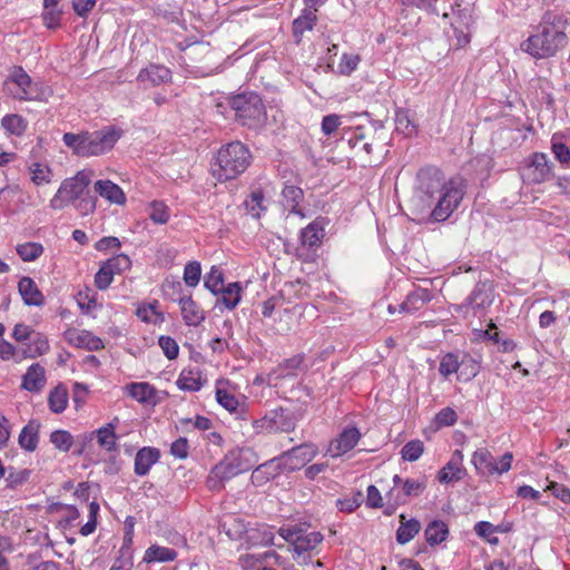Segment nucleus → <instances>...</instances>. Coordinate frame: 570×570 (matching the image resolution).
<instances>
[{"label":"nucleus","instance_id":"c756f323","mask_svg":"<svg viewBox=\"0 0 570 570\" xmlns=\"http://www.w3.org/2000/svg\"><path fill=\"white\" fill-rule=\"evenodd\" d=\"M178 553L176 550L158 544H151L144 554V562H171L177 558Z\"/></svg>","mask_w":570,"mask_h":570},{"label":"nucleus","instance_id":"774afa93","mask_svg":"<svg viewBox=\"0 0 570 570\" xmlns=\"http://www.w3.org/2000/svg\"><path fill=\"white\" fill-rule=\"evenodd\" d=\"M341 119L342 117L336 114L324 116L321 124L322 132L325 136L334 134L342 124Z\"/></svg>","mask_w":570,"mask_h":570},{"label":"nucleus","instance_id":"ddd939ff","mask_svg":"<svg viewBox=\"0 0 570 570\" xmlns=\"http://www.w3.org/2000/svg\"><path fill=\"white\" fill-rule=\"evenodd\" d=\"M425 488L426 482L424 480L405 479L402 489H391L386 498L394 509L397 505L405 504L409 498L419 497Z\"/></svg>","mask_w":570,"mask_h":570},{"label":"nucleus","instance_id":"338daca9","mask_svg":"<svg viewBox=\"0 0 570 570\" xmlns=\"http://www.w3.org/2000/svg\"><path fill=\"white\" fill-rule=\"evenodd\" d=\"M361 59L358 55L344 53L338 63V69L342 75H351L358 66Z\"/></svg>","mask_w":570,"mask_h":570},{"label":"nucleus","instance_id":"1a4fd4ad","mask_svg":"<svg viewBox=\"0 0 570 570\" xmlns=\"http://www.w3.org/2000/svg\"><path fill=\"white\" fill-rule=\"evenodd\" d=\"M317 453V448L311 443H304L282 453L277 461V468L286 471H295L311 462Z\"/></svg>","mask_w":570,"mask_h":570},{"label":"nucleus","instance_id":"ea45409f","mask_svg":"<svg viewBox=\"0 0 570 570\" xmlns=\"http://www.w3.org/2000/svg\"><path fill=\"white\" fill-rule=\"evenodd\" d=\"M459 364L460 368L458 372V380L463 382L471 381L478 375L480 371L479 362L468 354H464L462 357H460Z\"/></svg>","mask_w":570,"mask_h":570},{"label":"nucleus","instance_id":"7ed1b4c3","mask_svg":"<svg viewBox=\"0 0 570 570\" xmlns=\"http://www.w3.org/2000/svg\"><path fill=\"white\" fill-rule=\"evenodd\" d=\"M122 134L124 130L116 126H105L96 131L66 132L62 141L73 155L88 158L110 151Z\"/></svg>","mask_w":570,"mask_h":570},{"label":"nucleus","instance_id":"f03ea898","mask_svg":"<svg viewBox=\"0 0 570 570\" xmlns=\"http://www.w3.org/2000/svg\"><path fill=\"white\" fill-rule=\"evenodd\" d=\"M567 24L568 20L563 14L547 11L535 32L521 43V49L535 59L553 57L567 46Z\"/></svg>","mask_w":570,"mask_h":570},{"label":"nucleus","instance_id":"423d86ee","mask_svg":"<svg viewBox=\"0 0 570 570\" xmlns=\"http://www.w3.org/2000/svg\"><path fill=\"white\" fill-rule=\"evenodd\" d=\"M4 92L18 100H47L51 95L49 87L33 82L22 67H14L3 82Z\"/></svg>","mask_w":570,"mask_h":570},{"label":"nucleus","instance_id":"f3484780","mask_svg":"<svg viewBox=\"0 0 570 570\" xmlns=\"http://www.w3.org/2000/svg\"><path fill=\"white\" fill-rule=\"evenodd\" d=\"M159 459L160 451L158 449L151 446L141 448L135 456V473L139 476L148 474L151 466L156 464Z\"/></svg>","mask_w":570,"mask_h":570},{"label":"nucleus","instance_id":"603ef678","mask_svg":"<svg viewBox=\"0 0 570 570\" xmlns=\"http://www.w3.org/2000/svg\"><path fill=\"white\" fill-rule=\"evenodd\" d=\"M424 451L423 442L420 440L409 441L401 450L402 459L414 462L420 459Z\"/></svg>","mask_w":570,"mask_h":570},{"label":"nucleus","instance_id":"5701e85b","mask_svg":"<svg viewBox=\"0 0 570 570\" xmlns=\"http://www.w3.org/2000/svg\"><path fill=\"white\" fill-rule=\"evenodd\" d=\"M304 199V191L302 188L294 185H285L282 190V206L289 214H295L301 217L305 215L299 208V203Z\"/></svg>","mask_w":570,"mask_h":570},{"label":"nucleus","instance_id":"a211bd4d","mask_svg":"<svg viewBox=\"0 0 570 570\" xmlns=\"http://www.w3.org/2000/svg\"><path fill=\"white\" fill-rule=\"evenodd\" d=\"M433 298L432 293L428 288H416L407 294L405 301L399 305L400 313L413 314Z\"/></svg>","mask_w":570,"mask_h":570},{"label":"nucleus","instance_id":"e2e57ef3","mask_svg":"<svg viewBox=\"0 0 570 570\" xmlns=\"http://www.w3.org/2000/svg\"><path fill=\"white\" fill-rule=\"evenodd\" d=\"M551 142H552L551 149H552V153H553L556 159H558L561 164H569L570 148L562 141L558 140L556 135L552 137Z\"/></svg>","mask_w":570,"mask_h":570},{"label":"nucleus","instance_id":"2f4dec72","mask_svg":"<svg viewBox=\"0 0 570 570\" xmlns=\"http://www.w3.org/2000/svg\"><path fill=\"white\" fill-rule=\"evenodd\" d=\"M494 458L485 449L476 450L472 455V463L479 474L493 475L495 474Z\"/></svg>","mask_w":570,"mask_h":570},{"label":"nucleus","instance_id":"e433bc0d","mask_svg":"<svg viewBox=\"0 0 570 570\" xmlns=\"http://www.w3.org/2000/svg\"><path fill=\"white\" fill-rule=\"evenodd\" d=\"M181 391L196 392L203 386L200 374L198 371L183 370L176 382Z\"/></svg>","mask_w":570,"mask_h":570},{"label":"nucleus","instance_id":"bf43d9fd","mask_svg":"<svg viewBox=\"0 0 570 570\" xmlns=\"http://www.w3.org/2000/svg\"><path fill=\"white\" fill-rule=\"evenodd\" d=\"M114 276L115 274L111 272L110 268H108L107 264L104 262L99 271L95 275L96 287L100 291L107 289L110 286Z\"/></svg>","mask_w":570,"mask_h":570},{"label":"nucleus","instance_id":"13d9d810","mask_svg":"<svg viewBox=\"0 0 570 570\" xmlns=\"http://www.w3.org/2000/svg\"><path fill=\"white\" fill-rule=\"evenodd\" d=\"M108 268L117 275L128 271L131 266V261L126 254H118L105 262Z\"/></svg>","mask_w":570,"mask_h":570},{"label":"nucleus","instance_id":"4d7b16f0","mask_svg":"<svg viewBox=\"0 0 570 570\" xmlns=\"http://www.w3.org/2000/svg\"><path fill=\"white\" fill-rule=\"evenodd\" d=\"M202 275V267L198 262H189L184 268V282L189 287L198 285Z\"/></svg>","mask_w":570,"mask_h":570},{"label":"nucleus","instance_id":"20e7f679","mask_svg":"<svg viewBox=\"0 0 570 570\" xmlns=\"http://www.w3.org/2000/svg\"><path fill=\"white\" fill-rule=\"evenodd\" d=\"M252 154L240 141L229 142L220 147L217 153V169L214 170L219 181L234 179L242 175L249 166Z\"/></svg>","mask_w":570,"mask_h":570},{"label":"nucleus","instance_id":"c85d7f7f","mask_svg":"<svg viewBox=\"0 0 570 570\" xmlns=\"http://www.w3.org/2000/svg\"><path fill=\"white\" fill-rule=\"evenodd\" d=\"M128 396L139 403H149L155 397V387L147 382H134L125 386Z\"/></svg>","mask_w":570,"mask_h":570},{"label":"nucleus","instance_id":"f8f14e48","mask_svg":"<svg viewBox=\"0 0 570 570\" xmlns=\"http://www.w3.org/2000/svg\"><path fill=\"white\" fill-rule=\"evenodd\" d=\"M238 475L233 465L224 456L216 463L206 478V487L209 491L219 492L225 488V483Z\"/></svg>","mask_w":570,"mask_h":570},{"label":"nucleus","instance_id":"dca6fc26","mask_svg":"<svg viewBox=\"0 0 570 570\" xmlns=\"http://www.w3.org/2000/svg\"><path fill=\"white\" fill-rule=\"evenodd\" d=\"M361 433L355 426L344 429L336 440L331 442L330 451L333 456H340L352 450L360 441Z\"/></svg>","mask_w":570,"mask_h":570},{"label":"nucleus","instance_id":"de8ad7c7","mask_svg":"<svg viewBox=\"0 0 570 570\" xmlns=\"http://www.w3.org/2000/svg\"><path fill=\"white\" fill-rule=\"evenodd\" d=\"M460 356L455 353H446L440 361L439 372L448 379L450 375L458 373L460 368Z\"/></svg>","mask_w":570,"mask_h":570},{"label":"nucleus","instance_id":"0eeeda50","mask_svg":"<svg viewBox=\"0 0 570 570\" xmlns=\"http://www.w3.org/2000/svg\"><path fill=\"white\" fill-rule=\"evenodd\" d=\"M92 175L91 170L83 169L79 170L75 176L63 179L57 193L50 199V208L61 210L72 205L89 189Z\"/></svg>","mask_w":570,"mask_h":570},{"label":"nucleus","instance_id":"6e6552de","mask_svg":"<svg viewBox=\"0 0 570 570\" xmlns=\"http://www.w3.org/2000/svg\"><path fill=\"white\" fill-rule=\"evenodd\" d=\"M296 426L294 414L289 410L278 407L269 411L258 421H255V428L266 433L292 432Z\"/></svg>","mask_w":570,"mask_h":570},{"label":"nucleus","instance_id":"a19ab883","mask_svg":"<svg viewBox=\"0 0 570 570\" xmlns=\"http://www.w3.org/2000/svg\"><path fill=\"white\" fill-rule=\"evenodd\" d=\"M242 285L238 282L229 283L224 286L219 293H222L220 302L228 309H234L240 302Z\"/></svg>","mask_w":570,"mask_h":570},{"label":"nucleus","instance_id":"412c9836","mask_svg":"<svg viewBox=\"0 0 570 570\" xmlns=\"http://www.w3.org/2000/svg\"><path fill=\"white\" fill-rule=\"evenodd\" d=\"M139 82H149L151 86H159L171 80V71L161 65H150L138 73Z\"/></svg>","mask_w":570,"mask_h":570},{"label":"nucleus","instance_id":"2eb2a0df","mask_svg":"<svg viewBox=\"0 0 570 570\" xmlns=\"http://www.w3.org/2000/svg\"><path fill=\"white\" fill-rule=\"evenodd\" d=\"M464 474L463 453L455 450L450 461L439 471L438 480L440 483L449 484L462 480Z\"/></svg>","mask_w":570,"mask_h":570},{"label":"nucleus","instance_id":"473e14b6","mask_svg":"<svg viewBox=\"0 0 570 570\" xmlns=\"http://www.w3.org/2000/svg\"><path fill=\"white\" fill-rule=\"evenodd\" d=\"M247 213L253 218H261L266 212L267 205L262 189L253 190L244 202Z\"/></svg>","mask_w":570,"mask_h":570},{"label":"nucleus","instance_id":"5fc2aeb1","mask_svg":"<svg viewBox=\"0 0 570 570\" xmlns=\"http://www.w3.org/2000/svg\"><path fill=\"white\" fill-rule=\"evenodd\" d=\"M204 285L213 294H218L224 287V275L217 267H212L210 272L206 275Z\"/></svg>","mask_w":570,"mask_h":570},{"label":"nucleus","instance_id":"39448f33","mask_svg":"<svg viewBox=\"0 0 570 570\" xmlns=\"http://www.w3.org/2000/svg\"><path fill=\"white\" fill-rule=\"evenodd\" d=\"M235 119L249 129H261L267 120L265 105L256 92H244L230 99Z\"/></svg>","mask_w":570,"mask_h":570},{"label":"nucleus","instance_id":"8fccbe9b","mask_svg":"<svg viewBox=\"0 0 570 570\" xmlns=\"http://www.w3.org/2000/svg\"><path fill=\"white\" fill-rule=\"evenodd\" d=\"M50 442L60 451L68 452L72 444L73 438L66 430H57L50 434Z\"/></svg>","mask_w":570,"mask_h":570},{"label":"nucleus","instance_id":"79ce46f5","mask_svg":"<svg viewBox=\"0 0 570 570\" xmlns=\"http://www.w3.org/2000/svg\"><path fill=\"white\" fill-rule=\"evenodd\" d=\"M30 179L37 186L48 185L52 179V170L48 165L32 163L29 166Z\"/></svg>","mask_w":570,"mask_h":570},{"label":"nucleus","instance_id":"7c9ffc66","mask_svg":"<svg viewBox=\"0 0 570 570\" xmlns=\"http://www.w3.org/2000/svg\"><path fill=\"white\" fill-rule=\"evenodd\" d=\"M424 535L426 542L431 547L438 546L446 540L449 535V527L442 520H433L426 525Z\"/></svg>","mask_w":570,"mask_h":570},{"label":"nucleus","instance_id":"37998d69","mask_svg":"<svg viewBox=\"0 0 570 570\" xmlns=\"http://www.w3.org/2000/svg\"><path fill=\"white\" fill-rule=\"evenodd\" d=\"M115 428L116 425L111 422L95 432L97 434L99 445L107 451L116 449L117 436L115 434Z\"/></svg>","mask_w":570,"mask_h":570},{"label":"nucleus","instance_id":"c03bdc74","mask_svg":"<svg viewBox=\"0 0 570 570\" xmlns=\"http://www.w3.org/2000/svg\"><path fill=\"white\" fill-rule=\"evenodd\" d=\"M16 250L23 262H33L43 253V246L40 243L28 242L19 244Z\"/></svg>","mask_w":570,"mask_h":570},{"label":"nucleus","instance_id":"72a5a7b5","mask_svg":"<svg viewBox=\"0 0 570 570\" xmlns=\"http://www.w3.org/2000/svg\"><path fill=\"white\" fill-rule=\"evenodd\" d=\"M304 354L294 355L279 363L277 370H275L274 373H276L277 377L296 375L297 372L304 371L306 368V366L304 365Z\"/></svg>","mask_w":570,"mask_h":570},{"label":"nucleus","instance_id":"393cba45","mask_svg":"<svg viewBox=\"0 0 570 570\" xmlns=\"http://www.w3.org/2000/svg\"><path fill=\"white\" fill-rule=\"evenodd\" d=\"M178 303L180 305L183 320L188 326H197L205 320L203 309L190 295L179 297Z\"/></svg>","mask_w":570,"mask_h":570},{"label":"nucleus","instance_id":"052dcab7","mask_svg":"<svg viewBox=\"0 0 570 570\" xmlns=\"http://www.w3.org/2000/svg\"><path fill=\"white\" fill-rule=\"evenodd\" d=\"M63 337L70 345L83 348L86 338L89 337V332L78 328H68L65 332Z\"/></svg>","mask_w":570,"mask_h":570},{"label":"nucleus","instance_id":"a18cd8bd","mask_svg":"<svg viewBox=\"0 0 570 570\" xmlns=\"http://www.w3.org/2000/svg\"><path fill=\"white\" fill-rule=\"evenodd\" d=\"M2 127L10 134L21 136L27 130V121L19 115H7L1 120Z\"/></svg>","mask_w":570,"mask_h":570},{"label":"nucleus","instance_id":"a878e982","mask_svg":"<svg viewBox=\"0 0 570 570\" xmlns=\"http://www.w3.org/2000/svg\"><path fill=\"white\" fill-rule=\"evenodd\" d=\"M95 191L111 204L124 205L126 196L122 189L109 179L97 180L94 185Z\"/></svg>","mask_w":570,"mask_h":570},{"label":"nucleus","instance_id":"58836bf2","mask_svg":"<svg viewBox=\"0 0 570 570\" xmlns=\"http://www.w3.org/2000/svg\"><path fill=\"white\" fill-rule=\"evenodd\" d=\"M68 404V392L63 385H58L52 389L48 396V405L51 412L62 413Z\"/></svg>","mask_w":570,"mask_h":570},{"label":"nucleus","instance_id":"680f3d73","mask_svg":"<svg viewBox=\"0 0 570 570\" xmlns=\"http://www.w3.org/2000/svg\"><path fill=\"white\" fill-rule=\"evenodd\" d=\"M475 533L485 539L491 544H497L499 542V539L497 537H493V533L495 532V527L488 522V521H480L474 525Z\"/></svg>","mask_w":570,"mask_h":570},{"label":"nucleus","instance_id":"49530a36","mask_svg":"<svg viewBox=\"0 0 570 570\" xmlns=\"http://www.w3.org/2000/svg\"><path fill=\"white\" fill-rule=\"evenodd\" d=\"M31 343L26 351V356L35 358L37 356L43 355L49 351V342L47 337L40 333L31 335Z\"/></svg>","mask_w":570,"mask_h":570},{"label":"nucleus","instance_id":"864d4df0","mask_svg":"<svg viewBox=\"0 0 570 570\" xmlns=\"http://www.w3.org/2000/svg\"><path fill=\"white\" fill-rule=\"evenodd\" d=\"M275 469H278L276 459L271 460L268 463L259 465L258 468L255 469V471L252 474L253 482L263 483L265 481H268L271 478H274L276 475V472H272L269 470Z\"/></svg>","mask_w":570,"mask_h":570},{"label":"nucleus","instance_id":"cd10ccee","mask_svg":"<svg viewBox=\"0 0 570 570\" xmlns=\"http://www.w3.org/2000/svg\"><path fill=\"white\" fill-rule=\"evenodd\" d=\"M324 237L323 225L314 220L301 232V243L308 248L320 247Z\"/></svg>","mask_w":570,"mask_h":570},{"label":"nucleus","instance_id":"3c124183","mask_svg":"<svg viewBox=\"0 0 570 570\" xmlns=\"http://www.w3.org/2000/svg\"><path fill=\"white\" fill-rule=\"evenodd\" d=\"M72 206L83 216L92 214L97 207V198L90 194L88 189L86 194L81 195Z\"/></svg>","mask_w":570,"mask_h":570},{"label":"nucleus","instance_id":"bb28decb","mask_svg":"<svg viewBox=\"0 0 570 570\" xmlns=\"http://www.w3.org/2000/svg\"><path fill=\"white\" fill-rule=\"evenodd\" d=\"M40 423L37 420H30L26 424L18 438V443L21 449L28 452H33L39 442Z\"/></svg>","mask_w":570,"mask_h":570},{"label":"nucleus","instance_id":"9b49d317","mask_svg":"<svg viewBox=\"0 0 570 570\" xmlns=\"http://www.w3.org/2000/svg\"><path fill=\"white\" fill-rule=\"evenodd\" d=\"M552 163L548 155L543 153H534L529 157L527 167L523 173L524 179L532 184H541L552 176Z\"/></svg>","mask_w":570,"mask_h":570},{"label":"nucleus","instance_id":"f704fd0d","mask_svg":"<svg viewBox=\"0 0 570 570\" xmlns=\"http://www.w3.org/2000/svg\"><path fill=\"white\" fill-rule=\"evenodd\" d=\"M401 524L396 531V541L400 544L410 542L421 530V523L416 519L405 520L404 514L400 515Z\"/></svg>","mask_w":570,"mask_h":570},{"label":"nucleus","instance_id":"f257e3e1","mask_svg":"<svg viewBox=\"0 0 570 570\" xmlns=\"http://www.w3.org/2000/svg\"><path fill=\"white\" fill-rule=\"evenodd\" d=\"M464 193L462 177L446 179L439 168L429 166L417 171L411 202L417 214H430L434 222H444L459 207Z\"/></svg>","mask_w":570,"mask_h":570},{"label":"nucleus","instance_id":"c9c22d12","mask_svg":"<svg viewBox=\"0 0 570 570\" xmlns=\"http://www.w3.org/2000/svg\"><path fill=\"white\" fill-rule=\"evenodd\" d=\"M136 315L142 322L154 325L161 324L165 321L164 313L158 311V301L139 306L136 311Z\"/></svg>","mask_w":570,"mask_h":570},{"label":"nucleus","instance_id":"4c0bfd02","mask_svg":"<svg viewBox=\"0 0 570 570\" xmlns=\"http://www.w3.org/2000/svg\"><path fill=\"white\" fill-rule=\"evenodd\" d=\"M216 401L228 412L242 415L245 411V404L239 403L236 396L226 390H216Z\"/></svg>","mask_w":570,"mask_h":570},{"label":"nucleus","instance_id":"09e8293b","mask_svg":"<svg viewBox=\"0 0 570 570\" xmlns=\"http://www.w3.org/2000/svg\"><path fill=\"white\" fill-rule=\"evenodd\" d=\"M149 218L155 224H166L170 217L168 206L160 200H154L149 206Z\"/></svg>","mask_w":570,"mask_h":570},{"label":"nucleus","instance_id":"0e129e2a","mask_svg":"<svg viewBox=\"0 0 570 570\" xmlns=\"http://www.w3.org/2000/svg\"><path fill=\"white\" fill-rule=\"evenodd\" d=\"M158 343L168 360H175L178 356L179 346L173 337L160 336Z\"/></svg>","mask_w":570,"mask_h":570},{"label":"nucleus","instance_id":"aec40b11","mask_svg":"<svg viewBox=\"0 0 570 570\" xmlns=\"http://www.w3.org/2000/svg\"><path fill=\"white\" fill-rule=\"evenodd\" d=\"M316 12V8L305 6L301 14L293 21V36L297 43L301 42L302 37L306 31H311L315 27L317 21Z\"/></svg>","mask_w":570,"mask_h":570},{"label":"nucleus","instance_id":"6ab92c4d","mask_svg":"<svg viewBox=\"0 0 570 570\" xmlns=\"http://www.w3.org/2000/svg\"><path fill=\"white\" fill-rule=\"evenodd\" d=\"M46 371L39 363L31 364L22 376L21 387L28 392L38 393L46 385Z\"/></svg>","mask_w":570,"mask_h":570},{"label":"nucleus","instance_id":"9d476101","mask_svg":"<svg viewBox=\"0 0 570 570\" xmlns=\"http://www.w3.org/2000/svg\"><path fill=\"white\" fill-rule=\"evenodd\" d=\"M281 534L293 544V549L297 554L315 549L323 541L321 532H306L297 527L284 529Z\"/></svg>","mask_w":570,"mask_h":570},{"label":"nucleus","instance_id":"4be33fe9","mask_svg":"<svg viewBox=\"0 0 570 570\" xmlns=\"http://www.w3.org/2000/svg\"><path fill=\"white\" fill-rule=\"evenodd\" d=\"M18 291L28 306H41L45 303L42 293L31 277H22L18 283Z\"/></svg>","mask_w":570,"mask_h":570},{"label":"nucleus","instance_id":"69168bd1","mask_svg":"<svg viewBox=\"0 0 570 570\" xmlns=\"http://www.w3.org/2000/svg\"><path fill=\"white\" fill-rule=\"evenodd\" d=\"M30 470H11L6 479L8 488L14 489L26 483L30 478Z\"/></svg>","mask_w":570,"mask_h":570},{"label":"nucleus","instance_id":"4468645a","mask_svg":"<svg viewBox=\"0 0 570 570\" xmlns=\"http://www.w3.org/2000/svg\"><path fill=\"white\" fill-rule=\"evenodd\" d=\"M225 458L237 474L249 471L258 462L256 452L249 446L235 448L228 451Z\"/></svg>","mask_w":570,"mask_h":570},{"label":"nucleus","instance_id":"6e6d98bb","mask_svg":"<svg viewBox=\"0 0 570 570\" xmlns=\"http://www.w3.org/2000/svg\"><path fill=\"white\" fill-rule=\"evenodd\" d=\"M395 126L399 132H402L406 136H410L413 132H415V127L410 119L407 110L397 109L395 111Z\"/></svg>","mask_w":570,"mask_h":570},{"label":"nucleus","instance_id":"b1692460","mask_svg":"<svg viewBox=\"0 0 570 570\" xmlns=\"http://www.w3.org/2000/svg\"><path fill=\"white\" fill-rule=\"evenodd\" d=\"M492 303V298L489 292L485 288V284H476L471 294L468 296L466 301L456 306V312L462 311L463 308L471 307L475 312L480 309H484L490 306Z\"/></svg>","mask_w":570,"mask_h":570}]
</instances>
